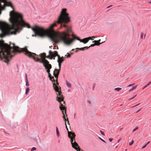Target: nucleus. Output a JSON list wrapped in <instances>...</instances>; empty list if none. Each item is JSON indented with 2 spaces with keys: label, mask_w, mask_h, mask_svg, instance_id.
Instances as JSON below:
<instances>
[{
  "label": "nucleus",
  "mask_w": 151,
  "mask_h": 151,
  "mask_svg": "<svg viewBox=\"0 0 151 151\" xmlns=\"http://www.w3.org/2000/svg\"><path fill=\"white\" fill-rule=\"evenodd\" d=\"M67 9L64 8L62 9L58 17V20L54 23L51 24L50 27V29H45L43 27L35 26L32 28L36 35L41 37L47 36L54 42L58 43V41L59 36L60 34H65V32H56L53 30L54 27L57 26V24H60V28L62 27V24L68 23L70 22V17L69 14L66 12Z\"/></svg>",
  "instance_id": "f257e3e1"
},
{
  "label": "nucleus",
  "mask_w": 151,
  "mask_h": 151,
  "mask_svg": "<svg viewBox=\"0 0 151 151\" xmlns=\"http://www.w3.org/2000/svg\"><path fill=\"white\" fill-rule=\"evenodd\" d=\"M8 45L10 47V49L9 50L10 56H8L6 54L5 55L7 57V58L9 60L8 62L6 63H9V60L14 56L12 54V53L15 54L16 52H19V53L23 52L27 57L30 58H32L36 62H39L40 63V61H44L45 60H46L45 59L46 54L44 52L40 54V56L41 57V60L38 58V55L35 53L29 51L27 49V47H24L22 48V50H20L19 49V47L17 46H15V44L14 43Z\"/></svg>",
  "instance_id": "f03ea898"
},
{
  "label": "nucleus",
  "mask_w": 151,
  "mask_h": 151,
  "mask_svg": "<svg viewBox=\"0 0 151 151\" xmlns=\"http://www.w3.org/2000/svg\"><path fill=\"white\" fill-rule=\"evenodd\" d=\"M10 22L12 26L10 27L11 30V35L16 34L19 32L22 29V27H27L28 28H31L30 25L25 22L23 19V16L21 13L16 14L15 17Z\"/></svg>",
  "instance_id": "7ed1b4c3"
},
{
  "label": "nucleus",
  "mask_w": 151,
  "mask_h": 151,
  "mask_svg": "<svg viewBox=\"0 0 151 151\" xmlns=\"http://www.w3.org/2000/svg\"><path fill=\"white\" fill-rule=\"evenodd\" d=\"M66 24L63 23L62 25V27L67 28L66 31L62 32H65V34H60L61 35L59 36L58 41V43L59 42H62L65 45H69L72 43L74 40V39H71L70 38V35L72 36V35L70 34V32L71 31V29L65 24Z\"/></svg>",
  "instance_id": "20e7f679"
},
{
  "label": "nucleus",
  "mask_w": 151,
  "mask_h": 151,
  "mask_svg": "<svg viewBox=\"0 0 151 151\" xmlns=\"http://www.w3.org/2000/svg\"><path fill=\"white\" fill-rule=\"evenodd\" d=\"M10 47L8 44L4 43V41L0 40V58L5 62H8V60L6 54L10 56L9 50Z\"/></svg>",
  "instance_id": "39448f33"
},
{
  "label": "nucleus",
  "mask_w": 151,
  "mask_h": 151,
  "mask_svg": "<svg viewBox=\"0 0 151 151\" xmlns=\"http://www.w3.org/2000/svg\"><path fill=\"white\" fill-rule=\"evenodd\" d=\"M59 83H57L56 82L53 83V88L55 91L57 92L56 94L58 95L56 100L60 103V109L61 110H65V113H66V107H65V102L64 101V97L62 94V92L59 88Z\"/></svg>",
  "instance_id": "423d86ee"
},
{
  "label": "nucleus",
  "mask_w": 151,
  "mask_h": 151,
  "mask_svg": "<svg viewBox=\"0 0 151 151\" xmlns=\"http://www.w3.org/2000/svg\"><path fill=\"white\" fill-rule=\"evenodd\" d=\"M6 24L5 22H0V28H1L2 33L0 34V37L3 38L7 35H11V30L10 27L9 29H8L6 27Z\"/></svg>",
  "instance_id": "0eeeda50"
},
{
  "label": "nucleus",
  "mask_w": 151,
  "mask_h": 151,
  "mask_svg": "<svg viewBox=\"0 0 151 151\" xmlns=\"http://www.w3.org/2000/svg\"><path fill=\"white\" fill-rule=\"evenodd\" d=\"M40 63H42L43 66L46 69V72L48 73V77L50 80L52 82H56L53 76H52L50 73V70L52 68L51 65L49 63V62L47 60H45L44 61H40Z\"/></svg>",
  "instance_id": "6e6552de"
},
{
  "label": "nucleus",
  "mask_w": 151,
  "mask_h": 151,
  "mask_svg": "<svg viewBox=\"0 0 151 151\" xmlns=\"http://www.w3.org/2000/svg\"><path fill=\"white\" fill-rule=\"evenodd\" d=\"M0 1L4 3V6H10L13 9V10L11 11L9 13L10 21L14 19L16 14H19V13L15 12L14 10V7L11 2H7L6 0H0Z\"/></svg>",
  "instance_id": "1a4fd4ad"
},
{
  "label": "nucleus",
  "mask_w": 151,
  "mask_h": 151,
  "mask_svg": "<svg viewBox=\"0 0 151 151\" xmlns=\"http://www.w3.org/2000/svg\"><path fill=\"white\" fill-rule=\"evenodd\" d=\"M49 54L51 56V59H52L53 57H55L56 56L58 57V59L57 62L58 63H62L64 60V57L63 56L60 57V56L58 55V52L57 51H55L53 52L51 50H50L49 52Z\"/></svg>",
  "instance_id": "9d476101"
},
{
  "label": "nucleus",
  "mask_w": 151,
  "mask_h": 151,
  "mask_svg": "<svg viewBox=\"0 0 151 151\" xmlns=\"http://www.w3.org/2000/svg\"><path fill=\"white\" fill-rule=\"evenodd\" d=\"M59 69H55L53 72V75L56 78L55 81H56V83H58V75L59 74L60 71V70L61 67V63H58Z\"/></svg>",
  "instance_id": "9b49d317"
},
{
  "label": "nucleus",
  "mask_w": 151,
  "mask_h": 151,
  "mask_svg": "<svg viewBox=\"0 0 151 151\" xmlns=\"http://www.w3.org/2000/svg\"><path fill=\"white\" fill-rule=\"evenodd\" d=\"M80 41L81 42H82L84 44H86L88 42V38H84L83 39L80 40Z\"/></svg>",
  "instance_id": "f8f14e48"
},
{
  "label": "nucleus",
  "mask_w": 151,
  "mask_h": 151,
  "mask_svg": "<svg viewBox=\"0 0 151 151\" xmlns=\"http://www.w3.org/2000/svg\"><path fill=\"white\" fill-rule=\"evenodd\" d=\"M89 48V47H88V46L85 47H82L80 48H76V49H79L80 50L83 51L85 50L86 49H87Z\"/></svg>",
  "instance_id": "ddd939ff"
},
{
  "label": "nucleus",
  "mask_w": 151,
  "mask_h": 151,
  "mask_svg": "<svg viewBox=\"0 0 151 151\" xmlns=\"http://www.w3.org/2000/svg\"><path fill=\"white\" fill-rule=\"evenodd\" d=\"M93 42H94V43L96 45L99 46L102 43H103V42H102L100 43V42H98V41L97 40H94L93 41Z\"/></svg>",
  "instance_id": "4468645a"
},
{
  "label": "nucleus",
  "mask_w": 151,
  "mask_h": 151,
  "mask_svg": "<svg viewBox=\"0 0 151 151\" xmlns=\"http://www.w3.org/2000/svg\"><path fill=\"white\" fill-rule=\"evenodd\" d=\"M1 2H2L1 1H0V9L1 10V11L2 10H4L5 9V7L6 6H2L1 4Z\"/></svg>",
  "instance_id": "2eb2a0df"
},
{
  "label": "nucleus",
  "mask_w": 151,
  "mask_h": 151,
  "mask_svg": "<svg viewBox=\"0 0 151 151\" xmlns=\"http://www.w3.org/2000/svg\"><path fill=\"white\" fill-rule=\"evenodd\" d=\"M66 84L67 87L68 88H71V84L70 83L66 81Z\"/></svg>",
  "instance_id": "dca6fc26"
},
{
  "label": "nucleus",
  "mask_w": 151,
  "mask_h": 151,
  "mask_svg": "<svg viewBox=\"0 0 151 151\" xmlns=\"http://www.w3.org/2000/svg\"><path fill=\"white\" fill-rule=\"evenodd\" d=\"M72 36L73 37V38L72 39H74V40L76 39H77V40H79L80 41V40H81V39H80L79 37H76L74 35H73V34L72 35Z\"/></svg>",
  "instance_id": "f3484780"
},
{
  "label": "nucleus",
  "mask_w": 151,
  "mask_h": 151,
  "mask_svg": "<svg viewBox=\"0 0 151 151\" xmlns=\"http://www.w3.org/2000/svg\"><path fill=\"white\" fill-rule=\"evenodd\" d=\"M95 38V37H94V36H93V37H87V38H88V41L90 40H94V38Z\"/></svg>",
  "instance_id": "a211bd4d"
},
{
  "label": "nucleus",
  "mask_w": 151,
  "mask_h": 151,
  "mask_svg": "<svg viewBox=\"0 0 151 151\" xmlns=\"http://www.w3.org/2000/svg\"><path fill=\"white\" fill-rule=\"evenodd\" d=\"M122 89V88H114V90L115 91H119L120 90Z\"/></svg>",
  "instance_id": "6ab92c4d"
},
{
  "label": "nucleus",
  "mask_w": 151,
  "mask_h": 151,
  "mask_svg": "<svg viewBox=\"0 0 151 151\" xmlns=\"http://www.w3.org/2000/svg\"><path fill=\"white\" fill-rule=\"evenodd\" d=\"M29 88H27L26 90L25 94H27L28 93L29 91Z\"/></svg>",
  "instance_id": "aec40b11"
},
{
  "label": "nucleus",
  "mask_w": 151,
  "mask_h": 151,
  "mask_svg": "<svg viewBox=\"0 0 151 151\" xmlns=\"http://www.w3.org/2000/svg\"><path fill=\"white\" fill-rule=\"evenodd\" d=\"M137 85H136L135 86H134L132 89H130L129 91V92L132 91L134 89H136L137 87Z\"/></svg>",
  "instance_id": "412c9836"
},
{
  "label": "nucleus",
  "mask_w": 151,
  "mask_h": 151,
  "mask_svg": "<svg viewBox=\"0 0 151 151\" xmlns=\"http://www.w3.org/2000/svg\"><path fill=\"white\" fill-rule=\"evenodd\" d=\"M151 83V82H150L146 86H145L143 88H142V89H144L145 88L147 87L148 86L150 85Z\"/></svg>",
  "instance_id": "4be33fe9"
},
{
  "label": "nucleus",
  "mask_w": 151,
  "mask_h": 151,
  "mask_svg": "<svg viewBox=\"0 0 151 151\" xmlns=\"http://www.w3.org/2000/svg\"><path fill=\"white\" fill-rule=\"evenodd\" d=\"M56 129L57 135L58 137H59V132L58 131V128L57 127H56Z\"/></svg>",
  "instance_id": "5701e85b"
},
{
  "label": "nucleus",
  "mask_w": 151,
  "mask_h": 151,
  "mask_svg": "<svg viewBox=\"0 0 151 151\" xmlns=\"http://www.w3.org/2000/svg\"><path fill=\"white\" fill-rule=\"evenodd\" d=\"M26 81V86H29V84L28 83V80H25Z\"/></svg>",
  "instance_id": "b1692460"
},
{
  "label": "nucleus",
  "mask_w": 151,
  "mask_h": 151,
  "mask_svg": "<svg viewBox=\"0 0 151 151\" xmlns=\"http://www.w3.org/2000/svg\"><path fill=\"white\" fill-rule=\"evenodd\" d=\"M67 54H68V55H65V56H66L67 58H70L71 56L70 54L69 53H67Z\"/></svg>",
  "instance_id": "393cba45"
},
{
  "label": "nucleus",
  "mask_w": 151,
  "mask_h": 151,
  "mask_svg": "<svg viewBox=\"0 0 151 151\" xmlns=\"http://www.w3.org/2000/svg\"><path fill=\"white\" fill-rule=\"evenodd\" d=\"M143 35H144V33L143 32H142L141 33V38L142 39H144V38L143 37Z\"/></svg>",
  "instance_id": "a878e982"
},
{
  "label": "nucleus",
  "mask_w": 151,
  "mask_h": 151,
  "mask_svg": "<svg viewBox=\"0 0 151 151\" xmlns=\"http://www.w3.org/2000/svg\"><path fill=\"white\" fill-rule=\"evenodd\" d=\"M36 149V147H32L31 149V151H33L34 150H35Z\"/></svg>",
  "instance_id": "bb28decb"
},
{
  "label": "nucleus",
  "mask_w": 151,
  "mask_h": 151,
  "mask_svg": "<svg viewBox=\"0 0 151 151\" xmlns=\"http://www.w3.org/2000/svg\"><path fill=\"white\" fill-rule=\"evenodd\" d=\"M138 129V127H136V128L133 130V132H134L136 130H137Z\"/></svg>",
  "instance_id": "cd10ccee"
},
{
  "label": "nucleus",
  "mask_w": 151,
  "mask_h": 151,
  "mask_svg": "<svg viewBox=\"0 0 151 151\" xmlns=\"http://www.w3.org/2000/svg\"><path fill=\"white\" fill-rule=\"evenodd\" d=\"M51 58V56H50V55H48L47 56H46V57H45V58H50V59H51L50 58Z\"/></svg>",
  "instance_id": "c85d7f7f"
},
{
  "label": "nucleus",
  "mask_w": 151,
  "mask_h": 151,
  "mask_svg": "<svg viewBox=\"0 0 151 151\" xmlns=\"http://www.w3.org/2000/svg\"><path fill=\"white\" fill-rule=\"evenodd\" d=\"M66 120L67 121V123H68V124L69 125L70 127V124L69 123L68 118L67 117L66 118Z\"/></svg>",
  "instance_id": "c756f323"
},
{
  "label": "nucleus",
  "mask_w": 151,
  "mask_h": 151,
  "mask_svg": "<svg viewBox=\"0 0 151 151\" xmlns=\"http://www.w3.org/2000/svg\"><path fill=\"white\" fill-rule=\"evenodd\" d=\"M95 45H95V43H94V44H92L90 46H89V47H89V48L90 47H93Z\"/></svg>",
  "instance_id": "7c9ffc66"
},
{
  "label": "nucleus",
  "mask_w": 151,
  "mask_h": 151,
  "mask_svg": "<svg viewBox=\"0 0 151 151\" xmlns=\"http://www.w3.org/2000/svg\"><path fill=\"white\" fill-rule=\"evenodd\" d=\"M133 142H134V141L133 140H132V142L131 143H129V145H132L133 143Z\"/></svg>",
  "instance_id": "2f4dec72"
},
{
  "label": "nucleus",
  "mask_w": 151,
  "mask_h": 151,
  "mask_svg": "<svg viewBox=\"0 0 151 151\" xmlns=\"http://www.w3.org/2000/svg\"><path fill=\"white\" fill-rule=\"evenodd\" d=\"M99 139H100L103 142H106L103 139H101V138H100V137H99Z\"/></svg>",
  "instance_id": "473e14b6"
},
{
  "label": "nucleus",
  "mask_w": 151,
  "mask_h": 151,
  "mask_svg": "<svg viewBox=\"0 0 151 151\" xmlns=\"http://www.w3.org/2000/svg\"><path fill=\"white\" fill-rule=\"evenodd\" d=\"M28 80L27 78V74H25V80Z\"/></svg>",
  "instance_id": "72a5a7b5"
},
{
  "label": "nucleus",
  "mask_w": 151,
  "mask_h": 151,
  "mask_svg": "<svg viewBox=\"0 0 151 151\" xmlns=\"http://www.w3.org/2000/svg\"><path fill=\"white\" fill-rule=\"evenodd\" d=\"M101 134L102 135H105V134L104 133V132H102L101 130L100 131Z\"/></svg>",
  "instance_id": "f704fd0d"
},
{
  "label": "nucleus",
  "mask_w": 151,
  "mask_h": 151,
  "mask_svg": "<svg viewBox=\"0 0 151 151\" xmlns=\"http://www.w3.org/2000/svg\"><path fill=\"white\" fill-rule=\"evenodd\" d=\"M136 96H137V95H135V96H133V97H132V98H131V99H129V100H131V99H134V98H135V97Z\"/></svg>",
  "instance_id": "c9c22d12"
},
{
  "label": "nucleus",
  "mask_w": 151,
  "mask_h": 151,
  "mask_svg": "<svg viewBox=\"0 0 151 151\" xmlns=\"http://www.w3.org/2000/svg\"><path fill=\"white\" fill-rule=\"evenodd\" d=\"M147 144H146L145 145L142 147V148H145V147L147 145Z\"/></svg>",
  "instance_id": "e433bc0d"
},
{
  "label": "nucleus",
  "mask_w": 151,
  "mask_h": 151,
  "mask_svg": "<svg viewBox=\"0 0 151 151\" xmlns=\"http://www.w3.org/2000/svg\"><path fill=\"white\" fill-rule=\"evenodd\" d=\"M109 140L110 142H111L113 140V139L110 138L109 139Z\"/></svg>",
  "instance_id": "4c0bfd02"
},
{
  "label": "nucleus",
  "mask_w": 151,
  "mask_h": 151,
  "mask_svg": "<svg viewBox=\"0 0 151 151\" xmlns=\"http://www.w3.org/2000/svg\"><path fill=\"white\" fill-rule=\"evenodd\" d=\"M134 84H130L128 86V87H130L131 86H132L134 85Z\"/></svg>",
  "instance_id": "58836bf2"
},
{
  "label": "nucleus",
  "mask_w": 151,
  "mask_h": 151,
  "mask_svg": "<svg viewBox=\"0 0 151 151\" xmlns=\"http://www.w3.org/2000/svg\"><path fill=\"white\" fill-rule=\"evenodd\" d=\"M140 104V103H139L138 104H137V105H135V106L132 107H135L136 106H137L139 105Z\"/></svg>",
  "instance_id": "ea45409f"
},
{
  "label": "nucleus",
  "mask_w": 151,
  "mask_h": 151,
  "mask_svg": "<svg viewBox=\"0 0 151 151\" xmlns=\"http://www.w3.org/2000/svg\"><path fill=\"white\" fill-rule=\"evenodd\" d=\"M119 139L117 141V143H119V141L120 140V139Z\"/></svg>",
  "instance_id": "a19ab883"
},
{
  "label": "nucleus",
  "mask_w": 151,
  "mask_h": 151,
  "mask_svg": "<svg viewBox=\"0 0 151 151\" xmlns=\"http://www.w3.org/2000/svg\"><path fill=\"white\" fill-rule=\"evenodd\" d=\"M141 110V109H139V110L137 112V113L138 112H139L140 110Z\"/></svg>",
  "instance_id": "79ce46f5"
},
{
  "label": "nucleus",
  "mask_w": 151,
  "mask_h": 151,
  "mask_svg": "<svg viewBox=\"0 0 151 151\" xmlns=\"http://www.w3.org/2000/svg\"><path fill=\"white\" fill-rule=\"evenodd\" d=\"M150 142V141H149L148 142L147 144H147V145L148 144H149Z\"/></svg>",
  "instance_id": "37998d69"
},
{
  "label": "nucleus",
  "mask_w": 151,
  "mask_h": 151,
  "mask_svg": "<svg viewBox=\"0 0 151 151\" xmlns=\"http://www.w3.org/2000/svg\"><path fill=\"white\" fill-rule=\"evenodd\" d=\"M145 36H146V34H145L144 37V39H145Z\"/></svg>",
  "instance_id": "c03bdc74"
},
{
  "label": "nucleus",
  "mask_w": 151,
  "mask_h": 151,
  "mask_svg": "<svg viewBox=\"0 0 151 151\" xmlns=\"http://www.w3.org/2000/svg\"><path fill=\"white\" fill-rule=\"evenodd\" d=\"M101 39H99V40H97V41H98V42H100L101 41Z\"/></svg>",
  "instance_id": "a18cd8bd"
},
{
  "label": "nucleus",
  "mask_w": 151,
  "mask_h": 151,
  "mask_svg": "<svg viewBox=\"0 0 151 151\" xmlns=\"http://www.w3.org/2000/svg\"><path fill=\"white\" fill-rule=\"evenodd\" d=\"M149 3L151 4V0L150 1V2H148Z\"/></svg>",
  "instance_id": "49530a36"
},
{
  "label": "nucleus",
  "mask_w": 151,
  "mask_h": 151,
  "mask_svg": "<svg viewBox=\"0 0 151 151\" xmlns=\"http://www.w3.org/2000/svg\"><path fill=\"white\" fill-rule=\"evenodd\" d=\"M111 6H112V5H111V6H108V8H109V7H111Z\"/></svg>",
  "instance_id": "de8ad7c7"
},
{
  "label": "nucleus",
  "mask_w": 151,
  "mask_h": 151,
  "mask_svg": "<svg viewBox=\"0 0 151 151\" xmlns=\"http://www.w3.org/2000/svg\"><path fill=\"white\" fill-rule=\"evenodd\" d=\"M55 74H57V71H56L55 72Z\"/></svg>",
  "instance_id": "09e8293b"
},
{
  "label": "nucleus",
  "mask_w": 151,
  "mask_h": 151,
  "mask_svg": "<svg viewBox=\"0 0 151 151\" xmlns=\"http://www.w3.org/2000/svg\"><path fill=\"white\" fill-rule=\"evenodd\" d=\"M118 146H116V148Z\"/></svg>",
  "instance_id": "8fccbe9b"
},
{
  "label": "nucleus",
  "mask_w": 151,
  "mask_h": 151,
  "mask_svg": "<svg viewBox=\"0 0 151 151\" xmlns=\"http://www.w3.org/2000/svg\"><path fill=\"white\" fill-rule=\"evenodd\" d=\"M78 50H76V52H78Z\"/></svg>",
  "instance_id": "3c124183"
},
{
  "label": "nucleus",
  "mask_w": 151,
  "mask_h": 151,
  "mask_svg": "<svg viewBox=\"0 0 151 151\" xmlns=\"http://www.w3.org/2000/svg\"><path fill=\"white\" fill-rule=\"evenodd\" d=\"M70 91V90H69L68 91Z\"/></svg>",
  "instance_id": "603ef678"
},
{
  "label": "nucleus",
  "mask_w": 151,
  "mask_h": 151,
  "mask_svg": "<svg viewBox=\"0 0 151 151\" xmlns=\"http://www.w3.org/2000/svg\"><path fill=\"white\" fill-rule=\"evenodd\" d=\"M127 150V149H126L125 150H126V151Z\"/></svg>",
  "instance_id": "864d4df0"
}]
</instances>
